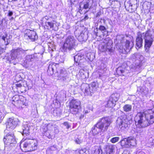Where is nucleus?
<instances>
[{
    "label": "nucleus",
    "instance_id": "ea45409f",
    "mask_svg": "<svg viewBox=\"0 0 154 154\" xmlns=\"http://www.w3.org/2000/svg\"><path fill=\"white\" fill-rule=\"evenodd\" d=\"M60 57V56H58L56 58V60L57 61H59V62L60 63H62L63 62V60L61 59V60H59V59Z\"/></svg>",
    "mask_w": 154,
    "mask_h": 154
},
{
    "label": "nucleus",
    "instance_id": "a878e982",
    "mask_svg": "<svg viewBox=\"0 0 154 154\" xmlns=\"http://www.w3.org/2000/svg\"><path fill=\"white\" fill-rule=\"evenodd\" d=\"M128 127V124L125 121H122L119 124V127L122 130H124Z\"/></svg>",
    "mask_w": 154,
    "mask_h": 154
},
{
    "label": "nucleus",
    "instance_id": "864d4df0",
    "mask_svg": "<svg viewBox=\"0 0 154 154\" xmlns=\"http://www.w3.org/2000/svg\"><path fill=\"white\" fill-rule=\"evenodd\" d=\"M25 91H26V89H25Z\"/></svg>",
    "mask_w": 154,
    "mask_h": 154
},
{
    "label": "nucleus",
    "instance_id": "cd10ccee",
    "mask_svg": "<svg viewBox=\"0 0 154 154\" xmlns=\"http://www.w3.org/2000/svg\"><path fill=\"white\" fill-rule=\"evenodd\" d=\"M55 66L54 64H50L47 70L48 72H50V74L52 75L54 73V68L55 67Z\"/></svg>",
    "mask_w": 154,
    "mask_h": 154
},
{
    "label": "nucleus",
    "instance_id": "09e8293b",
    "mask_svg": "<svg viewBox=\"0 0 154 154\" xmlns=\"http://www.w3.org/2000/svg\"><path fill=\"white\" fill-rule=\"evenodd\" d=\"M111 152H113V149L112 148L111 149Z\"/></svg>",
    "mask_w": 154,
    "mask_h": 154
},
{
    "label": "nucleus",
    "instance_id": "de8ad7c7",
    "mask_svg": "<svg viewBox=\"0 0 154 154\" xmlns=\"http://www.w3.org/2000/svg\"><path fill=\"white\" fill-rule=\"evenodd\" d=\"M14 18L13 17H12L9 19V20H14Z\"/></svg>",
    "mask_w": 154,
    "mask_h": 154
},
{
    "label": "nucleus",
    "instance_id": "412c9836",
    "mask_svg": "<svg viewBox=\"0 0 154 154\" xmlns=\"http://www.w3.org/2000/svg\"><path fill=\"white\" fill-rule=\"evenodd\" d=\"M34 55H27L24 60V64L27 66H29L32 64L31 62L34 60Z\"/></svg>",
    "mask_w": 154,
    "mask_h": 154
},
{
    "label": "nucleus",
    "instance_id": "e433bc0d",
    "mask_svg": "<svg viewBox=\"0 0 154 154\" xmlns=\"http://www.w3.org/2000/svg\"><path fill=\"white\" fill-rule=\"evenodd\" d=\"M97 85V83L95 82H94L91 83V86L93 88H96Z\"/></svg>",
    "mask_w": 154,
    "mask_h": 154
},
{
    "label": "nucleus",
    "instance_id": "5701e85b",
    "mask_svg": "<svg viewBox=\"0 0 154 154\" xmlns=\"http://www.w3.org/2000/svg\"><path fill=\"white\" fill-rule=\"evenodd\" d=\"M148 89L147 88H142L139 87L137 88V92L140 95V94L142 95H146L148 92Z\"/></svg>",
    "mask_w": 154,
    "mask_h": 154
},
{
    "label": "nucleus",
    "instance_id": "ddd939ff",
    "mask_svg": "<svg viewBox=\"0 0 154 154\" xmlns=\"http://www.w3.org/2000/svg\"><path fill=\"white\" fill-rule=\"evenodd\" d=\"M6 128L8 131L13 130L16 127L17 125L16 121L14 119L9 118L6 122Z\"/></svg>",
    "mask_w": 154,
    "mask_h": 154
},
{
    "label": "nucleus",
    "instance_id": "aec40b11",
    "mask_svg": "<svg viewBox=\"0 0 154 154\" xmlns=\"http://www.w3.org/2000/svg\"><path fill=\"white\" fill-rule=\"evenodd\" d=\"M75 62L77 64V65H80L85 60L84 54L81 53H78L74 57Z\"/></svg>",
    "mask_w": 154,
    "mask_h": 154
},
{
    "label": "nucleus",
    "instance_id": "2f4dec72",
    "mask_svg": "<svg viewBox=\"0 0 154 154\" xmlns=\"http://www.w3.org/2000/svg\"><path fill=\"white\" fill-rule=\"evenodd\" d=\"M119 140V137H115L112 138L110 140V141L112 143H115L118 142Z\"/></svg>",
    "mask_w": 154,
    "mask_h": 154
},
{
    "label": "nucleus",
    "instance_id": "7ed1b4c3",
    "mask_svg": "<svg viewBox=\"0 0 154 154\" xmlns=\"http://www.w3.org/2000/svg\"><path fill=\"white\" fill-rule=\"evenodd\" d=\"M3 141L5 146L8 149H12L17 144V139L14 132L7 133L4 136Z\"/></svg>",
    "mask_w": 154,
    "mask_h": 154
},
{
    "label": "nucleus",
    "instance_id": "7c9ffc66",
    "mask_svg": "<svg viewBox=\"0 0 154 154\" xmlns=\"http://www.w3.org/2000/svg\"><path fill=\"white\" fill-rule=\"evenodd\" d=\"M124 72V70L121 67H119L116 70V72L119 75H121Z\"/></svg>",
    "mask_w": 154,
    "mask_h": 154
},
{
    "label": "nucleus",
    "instance_id": "72a5a7b5",
    "mask_svg": "<svg viewBox=\"0 0 154 154\" xmlns=\"http://www.w3.org/2000/svg\"><path fill=\"white\" fill-rule=\"evenodd\" d=\"M63 125L65 126L67 129H68L71 127L69 123L67 122H65L63 123Z\"/></svg>",
    "mask_w": 154,
    "mask_h": 154
},
{
    "label": "nucleus",
    "instance_id": "58836bf2",
    "mask_svg": "<svg viewBox=\"0 0 154 154\" xmlns=\"http://www.w3.org/2000/svg\"><path fill=\"white\" fill-rule=\"evenodd\" d=\"M7 16L9 17L11 16L13 14V12L12 11L9 10L8 12Z\"/></svg>",
    "mask_w": 154,
    "mask_h": 154
},
{
    "label": "nucleus",
    "instance_id": "49530a36",
    "mask_svg": "<svg viewBox=\"0 0 154 154\" xmlns=\"http://www.w3.org/2000/svg\"><path fill=\"white\" fill-rule=\"evenodd\" d=\"M84 115L82 114L80 117V119H81L82 118H83L84 117Z\"/></svg>",
    "mask_w": 154,
    "mask_h": 154
},
{
    "label": "nucleus",
    "instance_id": "3c124183",
    "mask_svg": "<svg viewBox=\"0 0 154 154\" xmlns=\"http://www.w3.org/2000/svg\"><path fill=\"white\" fill-rule=\"evenodd\" d=\"M99 77L100 78L101 77V75H99Z\"/></svg>",
    "mask_w": 154,
    "mask_h": 154
},
{
    "label": "nucleus",
    "instance_id": "6ab92c4d",
    "mask_svg": "<svg viewBox=\"0 0 154 154\" xmlns=\"http://www.w3.org/2000/svg\"><path fill=\"white\" fill-rule=\"evenodd\" d=\"M11 37L10 35H8L6 32L0 34V37H1L2 39L4 42V44L6 45H8L10 42V39Z\"/></svg>",
    "mask_w": 154,
    "mask_h": 154
},
{
    "label": "nucleus",
    "instance_id": "c9c22d12",
    "mask_svg": "<svg viewBox=\"0 0 154 154\" xmlns=\"http://www.w3.org/2000/svg\"><path fill=\"white\" fill-rule=\"evenodd\" d=\"M75 141L76 144H80L82 142V141L78 138L75 139Z\"/></svg>",
    "mask_w": 154,
    "mask_h": 154
},
{
    "label": "nucleus",
    "instance_id": "4c0bfd02",
    "mask_svg": "<svg viewBox=\"0 0 154 154\" xmlns=\"http://www.w3.org/2000/svg\"><path fill=\"white\" fill-rule=\"evenodd\" d=\"M44 19L46 20L47 21H51V20L52 19V18L50 17H48L47 16H45Z\"/></svg>",
    "mask_w": 154,
    "mask_h": 154
},
{
    "label": "nucleus",
    "instance_id": "f257e3e1",
    "mask_svg": "<svg viewBox=\"0 0 154 154\" xmlns=\"http://www.w3.org/2000/svg\"><path fill=\"white\" fill-rule=\"evenodd\" d=\"M135 124L140 128L147 127L154 122V111L149 109L138 112L135 118Z\"/></svg>",
    "mask_w": 154,
    "mask_h": 154
},
{
    "label": "nucleus",
    "instance_id": "c03bdc74",
    "mask_svg": "<svg viewBox=\"0 0 154 154\" xmlns=\"http://www.w3.org/2000/svg\"><path fill=\"white\" fill-rule=\"evenodd\" d=\"M89 112L88 111V110H85V111H84V112H84V114H86L87 113H88Z\"/></svg>",
    "mask_w": 154,
    "mask_h": 154
},
{
    "label": "nucleus",
    "instance_id": "37998d69",
    "mask_svg": "<svg viewBox=\"0 0 154 154\" xmlns=\"http://www.w3.org/2000/svg\"><path fill=\"white\" fill-rule=\"evenodd\" d=\"M88 19V15H86L85 16V17L84 18V20H85Z\"/></svg>",
    "mask_w": 154,
    "mask_h": 154
},
{
    "label": "nucleus",
    "instance_id": "393cba45",
    "mask_svg": "<svg viewBox=\"0 0 154 154\" xmlns=\"http://www.w3.org/2000/svg\"><path fill=\"white\" fill-rule=\"evenodd\" d=\"M96 29V31H94V32L95 33V35L96 36H97V31L98 30V29L97 28ZM99 29L100 31H101L102 33H103V34H104L105 32H106V27L102 25H100V26Z\"/></svg>",
    "mask_w": 154,
    "mask_h": 154
},
{
    "label": "nucleus",
    "instance_id": "f03ea898",
    "mask_svg": "<svg viewBox=\"0 0 154 154\" xmlns=\"http://www.w3.org/2000/svg\"><path fill=\"white\" fill-rule=\"evenodd\" d=\"M145 40V48L146 50L149 48L153 42L154 37H153L149 29H148L145 33H143L141 35V37H137L136 39V48H139L142 46L143 39Z\"/></svg>",
    "mask_w": 154,
    "mask_h": 154
},
{
    "label": "nucleus",
    "instance_id": "0eeeda50",
    "mask_svg": "<svg viewBox=\"0 0 154 154\" xmlns=\"http://www.w3.org/2000/svg\"><path fill=\"white\" fill-rule=\"evenodd\" d=\"M25 51L21 48H17L12 51L10 57L8 60L10 63H17L21 60L22 56L24 54Z\"/></svg>",
    "mask_w": 154,
    "mask_h": 154
},
{
    "label": "nucleus",
    "instance_id": "bb28decb",
    "mask_svg": "<svg viewBox=\"0 0 154 154\" xmlns=\"http://www.w3.org/2000/svg\"><path fill=\"white\" fill-rule=\"evenodd\" d=\"M30 134L29 129L28 126H27L23 129L22 134L24 137L29 135Z\"/></svg>",
    "mask_w": 154,
    "mask_h": 154
},
{
    "label": "nucleus",
    "instance_id": "a18cd8bd",
    "mask_svg": "<svg viewBox=\"0 0 154 154\" xmlns=\"http://www.w3.org/2000/svg\"><path fill=\"white\" fill-rule=\"evenodd\" d=\"M137 154H146L144 152H139Z\"/></svg>",
    "mask_w": 154,
    "mask_h": 154
},
{
    "label": "nucleus",
    "instance_id": "39448f33",
    "mask_svg": "<svg viewBox=\"0 0 154 154\" xmlns=\"http://www.w3.org/2000/svg\"><path fill=\"white\" fill-rule=\"evenodd\" d=\"M143 57L139 54L135 53L130 57L129 62L132 64L130 67L137 71L142 66V61Z\"/></svg>",
    "mask_w": 154,
    "mask_h": 154
},
{
    "label": "nucleus",
    "instance_id": "a19ab883",
    "mask_svg": "<svg viewBox=\"0 0 154 154\" xmlns=\"http://www.w3.org/2000/svg\"><path fill=\"white\" fill-rule=\"evenodd\" d=\"M4 51V48L0 47V55L3 53Z\"/></svg>",
    "mask_w": 154,
    "mask_h": 154
},
{
    "label": "nucleus",
    "instance_id": "2eb2a0df",
    "mask_svg": "<svg viewBox=\"0 0 154 154\" xmlns=\"http://www.w3.org/2000/svg\"><path fill=\"white\" fill-rule=\"evenodd\" d=\"M93 0H84L83 3H80L79 10L82 11L84 9H87L91 8L92 5Z\"/></svg>",
    "mask_w": 154,
    "mask_h": 154
},
{
    "label": "nucleus",
    "instance_id": "4468645a",
    "mask_svg": "<svg viewBox=\"0 0 154 154\" xmlns=\"http://www.w3.org/2000/svg\"><path fill=\"white\" fill-rule=\"evenodd\" d=\"M57 71L56 75L59 79L65 80L69 78L68 74L65 69H60L59 70H57Z\"/></svg>",
    "mask_w": 154,
    "mask_h": 154
},
{
    "label": "nucleus",
    "instance_id": "9b49d317",
    "mask_svg": "<svg viewBox=\"0 0 154 154\" xmlns=\"http://www.w3.org/2000/svg\"><path fill=\"white\" fill-rule=\"evenodd\" d=\"M110 124V121L106 118L103 117L100 119L95 125V126L100 130L101 131H106Z\"/></svg>",
    "mask_w": 154,
    "mask_h": 154
},
{
    "label": "nucleus",
    "instance_id": "c756f323",
    "mask_svg": "<svg viewBox=\"0 0 154 154\" xmlns=\"http://www.w3.org/2000/svg\"><path fill=\"white\" fill-rule=\"evenodd\" d=\"M123 108L125 111L128 112L131 110L132 106L131 105L127 104L124 106Z\"/></svg>",
    "mask_w": 154,
    "mask_h": 154
},
{
    "label": "nucleus",
    "instance_id": "473e14b6",
    "mask_svg": "<svg viewBox=\"0 0 154 154\" xmlns=\"http://www.w3.org/2000/svg\"><path fill=\"white\" fill-rule=\"evenodd\" d=\"M49 125V124H45L43 128V130L44 132H45L49 130L48 126Z\"/></svg>",
    "mask_w": 154,
    "mask_h": 154
},
{
    "label": "nucleus",
    "instance_id": "1a4fd4ad",
    "mask_svg": "<svg viewBox=\"0 0 154 154\" xmlns=\"http://www.w3.org/2000/svg\"><path fill=\"white\" fill-rule=\"evenodd\" d=\"M70 112L73 114L78 113L82 109L80 101L77 99H72L69 102L68 105Z\"/></svg>",
    "mask_w": 154,
    "mask_h": 154
},
{
    "label": "nucleus",
    "instance_id": "a211bd4d",
    "mask_svg": "<svg viewBox=\"0 0 154 154\" xmlns=\"http://www.w3.org/2000/svg\"><path fill=\"white\" fill-rule=\"evenodd\" d=\"M124 142L125 143L123 145H128L129 146H134L136 144V140L133 138H128L127 139L124 138L122 140L121 142Z\"/></svg>",
    "mask_w": 154,
    "mask_h": 154
},
{
    "label": "nucleus",
    "instance_id": "79ce46f5",
    "mask_svg": "<svg viewBox=\"0 0 154 154\" xmlns=\"http://www.w3.org/2000/svg\"><path fill=\"white\" fill-rule=\"evenodd\" d=\"M123 152L124 154H130L129 152L127 150H124Z\"/></svg>",
    "mask_w": 154,
    "mask_h": 154
},
{
    "label": "nucleus",
    "instance_id": "8fccbe9b",
    "mask_svg": "<svg viewBox=\"0 0 154 154\" xmlns=\"http://www.w3.org/2000/svg\"><path fill=\"white\" fill-rule=\"evenodd\" d=\"M3 20H5V19L4 18H3L2 19V22H3Z\"/></svg>",
    "mask_w": 154,
    "mask_h": 154
},
{
    "label": "nucleus",
    "instance_id": "f704fd0d",
    "mask_svg": "<svg viewBox=\"0 0 154 154\" xmlns=\"http://www.w3.org/2000/svg\"><path fill=\"white\" fill-rule=\"evenodd\" d=\"M16 87L18 88H20L22 89H25V87L24 86H23L22 84H21L20 83H17L16 84Z\"/></svg>",
    "mask_w": 154,
    "mask_h": 154
},
{
    "label": "nucleus",
    "instance_id": "9d476101",
    "mask_svg": "<svg viewBox=\"0 0 154 154\" xmlns=\"http://www.w3.org/2000/svg\"><path fill=\"white\" fill-rule=\"evenodd\" d=\"M18 97H12V103L17 108L21 109L28 106V101L25 97H22L20 100H19Z\"/></svg>",
    "mask_w": 154,
    "mask_h": 154
},
{
    "label": "nucleus",
    "instance_id": "f8f14e48",
    "mask_svg": "<svg viewBox=\"0 0 154 154\" xmlns=\"http://www.w3.org/2000/svg\"><path fill=\"white\" fill-rule=\"evenodd\" d=\"M24 37L26 39H29L32 41L37 40L38 38L35 31L29 29H26L25 30Z\"/></svg>",
    "mask_w": 154,
    "mask_h": 154
},
{
    "label": "nucleus",
    "instance_id": "423d86ee",
    "mask_svg": "<svg viewBox=\"0 0 154 154\" xmlns=\"http://www.w3.org/2000/svg\"><path fill=\"white\" fill-rule=\"evenodd\" d=\"M117 39H120L121 43H123L124 41L126 40L124 46H120L119 49V51L120 53L123 54H125L129 52L130 50L133 47L134 45L133 42H130L129 40H126L125 37L122 35H118L116 37Z\"/></svg>",
    "mask_w": 154,
    "mask_h": 154
},
{
    "label": "nucleus",
    "instance_id": "4be33fe9",
    "mask_svg": "<svg viewBox=\"0 0 154 154\" xmlns=\"http://www.w3.org/2000/svg\"><path fill=\"white\" fill-rule=\"evenodd\" d=\"M55 21L54 20H51L50 21H46L44 25V27L45 29H49L54 27V22Z\"/></svg>",
    "mask_w": 154,
    "mask_h": 154
},
{
    "label": "nucleus",
    "instance_id": "b1692460",
    "mask_svg": "<svg viewBox=\"0 0 154 154\" xmlns=\"http://www.w3.org/2000/svg\"><path fill=\"white\" fill-rule=\"evenodd\" d=\"M82 87L85 88L84 89H84L85 94H86L85 95H89L91 93L89 85L88 84H84L82 85Z\"/></svg>",
    "mask_w": 154,
    "mask_h": 154
},
{
    "label": "nucleus",
    "instance_id": "f3484780",
    "mask_svg": "<svg viewBox=\"0 0 154 154\" xmlns=\"http://www.w3.org/2000/svg\"><path fill=\"white\" fill-rule=\"evenodd\" d=\"M99 50L101 52L108 51L111 52H112V44L110 41V43L109 42L106 43L105 45H103L99 47Z\"/></svg>",
    "mask_w": 154,
    "mask_h": 154
},
{
    "label": "nucleus",
    "instance_id": "dca6fc26",
    "mask_svg": "<svg viewBox=\"0 0 154 154\" xmlns=\"http://www.w3.org/2000/svg\"><path fill=\"white\" fill-rule=\"evenodd\" d=\"M118 100L117 97H111L105 105V107L108 108H112L115 106L116 102Z\"/></svg>",
    "mask_w": 154,
    "mask_h": 154
},
{
    "label": "nucleus",
    "instance_id": "20e7f679",
    "mask_svg": "<svg viewBox=\"0 0 154 154\" xmlns=\"http://www.w3.org/2000/svg\"><path fill=\"white\" fill-rule=\"evenodd\" d=\"M26 140H28L24 142L23 146L24 152H31L37 149L38 142L36 140L34 139H29L25 137L22 139L23 141Z\"/></svg>",
    "mask_w": 154,
    "mask_h": 154
},
{
    "label": "nucleus",
    "instance_id": "603ef678",
    "mask_svg": "<svg viewBox=\"0 0 154 154\" xmlns=\"http://www.w3.org/2000/svg\"><path fill=\"white\" fill-rule=\"evenodd\" d=\"M2 24H2V23H1V25H1V26H2Z\"/></svg>",
    "mask_w": 154,
    "mask_h": 154
},
{
    "label": "nucleus",
    "instance_id": "c85d7f7f",
    "mask_svg": "<svg viewBox=\"0 0 154 154\" xmlns=\"http://www.w3.org/2000/svg\"><path fill=\"white\" fill-rule=\"evenodd\" d=\"M85 73V72L84 69H82L80 70L79 75L82 79H84L86 78Z\"/></svg>",
    "mask_w": 154,
    "mask_h": 154
},
{
    "label": "nucleus",
    "instance_id": "6e6552de",
    "mask_svg": "<svg viewBox=\"0 0 154 154\" xmlns=\"http://www.w3.org/2000/svg\"><path fill=\"white\" fill-rule=\"evenodd\" d=\"M77 41L74 36L69 35L65 40L63 48L65 51H69L75 49L77 46Z\"/></svg>",
    "mask_w": 154,
    "mask_h": 154
}]
</instances>
